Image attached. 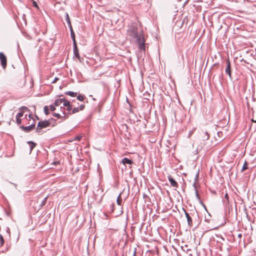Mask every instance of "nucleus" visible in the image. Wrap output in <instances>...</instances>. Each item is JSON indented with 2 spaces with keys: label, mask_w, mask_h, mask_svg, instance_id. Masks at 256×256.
I'll list each match as a JSON object with an SVG mask.
<instances>
[{
  "label": "nucleus",
  "mask_w": 256,
  "mask_h": 256,
  "mask_svg": "<svg viewBox=\"0 0 256 256\" xmlns=\"http://www.w3.org/2000/svg\"><path fill=\"white\" fill-rule=\"evenodd\" d=\"M238 242L239 244H240V242H241V239H239Z\"/></svg>",
  "instance_id": "47"
},
{
  "label": "nucleus",
  "mask_w": 256,
  "mask_h": 256,
  "mask_svg": "<svg viewBox=\"0 0 256 256\" xmlns=\"http://www.w3.org/2000/svg\"><path fill=\"white\" fill-rule=\"evenodd\" d=\"M128 35L136 42L140 50H145V40L142 32H138L137 26L133 24L128 30Z\"/></svg>",
  "instance_id": "1"
},
{
  "label": "nucleus",
  "mask_w": 256,
  "mask_h": 256,
  "mask_svg": "<svg viewBox=\"0 0 256 256\" xmlns=\"http://www.w3.org/2000/svg\"><path fill=\"white\" fill-rule=\"evenodd\" d=\"M200 203H202V205L204 206V208H206V206H205V205H204V204H202V202L201 201H200Z\"/></svg>",
  "instance_id": "43"
},
{
  "label": "nucleus",
  "mask_w": 256,
  "mask_h": 256,
  "mask_svg": "<svg viewBox=\"0 0 256 256\" xmlns=\"http://www.w3.org/2000/svg\"><path fill=\"white\" fill-rule=\"evenodd\" d=\"M168 179L170 182V185L172 186H174L175 188H178V184L177 182L171 176H168Z\"/></svg>",
  "instance_id": "8"
},
{
  "label": "nucleus",
  "mask_w": 256,
  "mask_h": 256,
  "mask_svg": "<svg viewBox=\"0 0 256 256\" xmlns=\"http://www.w3.org/2000/svg\"><path fill=\"white\" fill-rule=\"evenodd\" d=\"M200 203H202V205L204 206V208H206V206H205V205H204V204H202V202L201 201H200Z\"/></svg>",
  "instance_id": "42"
},
{
  "label": "nucleus",
  "mask_w": 256,
  "mask_h": 256,
  "mask_svg": "<svg viewBox=\"0 0 256 256\" xmlns=\"http://www.w3.org/2000/svg\"><path fill=\"white\" fill-rule=\"evenodd\" d=\"M50 110H51V111H54L55 110H56V108L54 107V106L53 105H50Z\"/></svg>",
  "instance_id": "29"
},
{
  "label": "nucleus",
  "mask_w": 256,
  "mask_h": 256,
  "mask_svg": "<svg viewBox=\"0 0 256 256\" xmlns=\"http://www.w3.org/2000/svg\"><path fill=\"white\" fill-rule=\"evenodd\" d=\"M34 6L36 7H38V5L35 2H34Z\"/></svg>",
  "instance_id": "40"
},
{
  "label": "nucleus",
  "mask_w": 256,
  "mask_h": 256,
  "mask_svg": "<svg viewBox=\"0 0 256 256\" xmlns=\"http://www.w3.org/2000/svg\"><path fill=\"white\" fill-rule=\"evenodd\" d=\"M122 202V200L120 198V194H119V196H118L117 200H116L117 204L119 206H120Z\"/></svg>",
  "instance_id": "18"
},
{
  "label": "nucleus",
  "mask_w": 256,
  "mask_h": 256,
  "mask_svg": "<svg viewBox=\"0 0 256 256\" xmlns=\"http://www.w3.org/2000/svg\"><path fill=\"white\" fill-rule=\"evenodd\" d=\"M72 112H68V114H74L75 113H76L80 111V110L78 107L74 108L73 109L72 108Z\"/></svg>",
  "instance_id": "17"
},
{
  "label": "nucleus",
  "mask_w": 256,
  "mask_h": 256,
  "mask_svg": "<svg viewBox=\"0 0 256 256\" xmlns=\"http://www.w3.org/2000/svg\"><path fill=\"white\" fill-rule=\"evenodd\" d=\"M66 22L70 20L69 16L68 13H66Z\"/></svg>",
  "instance_id": "30"
},
{
  "label": "nucleus",
  "mask_w": 256,
  "mask_h": 256,
  "mask_svg": "<svg viewBox=\"0 0 256 256\" xmlns=\"http://www.w3.org/2000/svg\"><path fill=\"white\" fill-rule=\"evenodd\" d=\"M70 36H71L72 39V40L73 44H76V38H75V34H74V32L72 28L70 29Z\"/></svg>",
  "instance_id": "13"
},
{
  "label": "nucleus",
  "mask_w": 256,
  "mask_h": 256,
  "mask_svg": "<svg viewBox=\"0 0 256 256\" xmlns=\"http://www.w3.org/2000/svg\"><path fill=\"white\" fill-rule=\"evenodd\" d=\"M58 80V78H56L52 82V83H55Z\"/></svg>",
  "instance_id": "37"
},
{
  "label": "nucleus",
  "mask_w": 256,
  "mask_h": 256,
  "mask_svg": "<svg viewBox=\"0 0 256 256\" xmlns=\"http://www.w3.org/2000/svg\"><path fill=\"white\" fill-rule=\"evenodd\" d=\"M52 116H55L58 118H62V116H61L58 113H53Z\"/></svg>",
  "instance_id": "26"
},
{
  "label": "nucleus",
  "mask_w": 256,
  "mask_h": 256,
  "mask_svg": "<svg viewBox=\"0 0 256 256\" xmlns=\"http://www.w3.org/2000/svg\"><path fill=\"white\" fill-rule=\"evenodd\" d=\"M204 136H202L203 140H208L210 136L207 132H202Z\"/></svg>",
  "instance_id": "16"
},
{
  "label": "nucleus",
  "mask_w": 256,
  "mask_h": 256,
  "mask_svg": "<svg viewBox=\"0 0 256 256\" xmlns=\"http://www.w3.org/2000/svg\"><path fill=\"white\" fill-rule=\"evenodd\" d=\"M16 122L18 124H20L22 122V120L20 118L16 117Z\"/></svg>",
  "instance_id": "28"
},
{
  "label": "nucleus",
  "mask_w": 256,
  "mask_h": 256,
  "mask_svg": "<svg viewBox=\"0 0 256 256\" xmlns=\"http://www.w3.org/2000/svg\"><path fill=\"white\" fill-rule=\"evenodd\" d=\"M28 118L31 119V118H32V114H30L28 115Z\"/></svg>",
  "instance_id": "39"
},
{
  "label": "nucleus",
  "mask_w": 256,
  "mask_h": 256,
  "mask_svg": "<svg viewBox=\"0 0 256 256\" xmlns=\"http://www.w3.org/2000/svg\"><path fill=\"white\" fill-rule=\"evenodd\" d=\"M200 203H202V205L204 206V208H206V206H205V205H204V204H202V202L201 201H200Z\"/></svg>",
  "instance_id": "46"
},
{
  "label": "nucleus",
  "mask_w": 256,
  "mask_h": 256,
  "mask_svg": "<svg viewBox=\"0 0 256 256\" xmlns=\"http://www.w3.org/2000/svg\"><path fill=\"white\" fill-rule=\"evenodd\" d=\"M0 246H1L3 245V244H4V239L2 235H0Z\"/></svg>",
  "instance_id": "24"
},
{
  "label": "nucleus",
  "mask_w": 256,
  "mask_h": 256,
  "mask_svg": "<svg viewBox=\"0 0 256 256\" xmlns=\"http://www.w3.org/2000/svg\"><path fill=\"white\" fill-rule=\"evenodd\" d=\"M60 108L61 109H64V107H62V106H60Z\"/></svg>",
  "instance_id": "48"
},
{
  "label": "nucleus",
  "mask_w": 256,
  "mask_h": 256,
  "mask_svg": "<svg viewBox=\"0 0 256 256\" xmlns=\"http://www.w3.org/2000/svg\"><path fill=\"white\" fill-rule=\"evenodd\" d=\"M192 186H193V187L194 188V190H196V182H194V183L193 184Z\"/></svg>",
  "instance_id": "38"
},
{
  "label": "nucleus",
  "mask_w": 256,
  "mask_h": 256,
  "mask_svg": "<svg viewBox=\"0 0 256 256\" xmlns=\"http://www.w3.org/2000/svg\"><path fill=\"white\" fill-rule=\"evenodd\" d=\"M62 113H63V114H64V116L63 118H64V119H66V118H68V116H66V112L62 111Z\"/></svg>",
  "instance_id": "36"
},
{
  "label": "nucleus",
  "mask_w": 256,
  "mask_h": 256,
  "mask_svg": "<svg viewBox=\"0 0 256 256\" xmlns=\"http://www.w3.org/2000/svg\"><path fill=\"white\" fill-rule=\"evenodd\" d=\"M35 126H36L35 123L33 122L32 124L28 126H20V128L22 130L24 131V132H30L31 130H34L35 128Z\"/></svg>",
  "instance_id": "3"
},
{
  "label": "nucleus",
  "mask_w": 256,
  "mask_h": 256,
  "mask_svg": "<svg viewBox=\"0 0 256 256\" xmlns=\"http://www.w3.org/2000/svg\"><path fill=\"white\" fill-rule=\"evenodd\" d=\"M254 122H256V121H254Z\"/></svg>",
  "instance_id": "49"
},
{
  "label": "nucleus",
  "mask_w": 256,
  "mask_h": 256,
  "mask_svg": "<svg viewBox=\"0 0 256 256\" xmlns=\"http://www.w3.org/2000/svg\"><path fill=\"white\" fill-rule=\"evenodd\" d=\"M198 176H199V172H198L195 176V181H196L198 180Z\"/></svg>",
  "instance_id": "33"
},
{
  "label": "nucleus",
  "mask_w": 256,
  "mask_h": 256,
  "mask_svg": "<svg viewBox=\"0 0 256 256\" xmlns=\"http://www.w3.org/2000/svg\"><path fill=\"white\" fill-rule=\"evenodd\" d=\"M183 210L184 212V214L187 220L188 226L189 227L191 228L192 226V217L184 208H183Z\"/></svg>",
  "instance_id": "6"
},
{
  "label": "nucleus",
  "mask_w": 256,
  "mask_h": 256,
  "mask_svg": "<svg viewBox=\"0 0 256 256\" xmlns=\"http://www.w3.org/2000/svg\"><path fill=\"white\" fill-rule=\"evenodd\" d=\"M248 169V166H247V162L246 161H245L243 166H242V171H244L245 170H246Z\"/></svg>",
  "instance_id": "23"
},
{
  "label": "nucleus",
  "mask_w": 256,
  "mask_h": 256,
  "mask_svg": "<svg viewBox=\"0 0 256 256\" xmlns=\"http://www.w3.org/2000/svg\"><path fill=\"white\" fill-rule=\"evenodd\" d=\"M122 162L124 165L126 164H132L133 163V162L127 158H124L122 160Z\"/></svg>",
  "instance_id": "11"
},
{
  "label": "nucleus",
  "mask_w": 256,
  "mask_h": 256,
  "mask_svg": "<svg viewBox=\"0 0 256 256\" xmlns=\"http://www.w3.org/2000/svg\"><path fill=\"white\" fill-rule=\"evenodd\" d=\"M23 116H24V112H18V113L16 115V117H18V118H21V117H22Z\"/></svg>",
  "instance_id": "27"
},
{
  "label": "nucleus",
  "mask_w": 256,
  "mask_h": 256,
  "mask_svg": "<svg viewBox=\"0 0 256 256\" xmlns=\"http://www.w3.org/2000/svg\"><path fill=\"white\" fill-rule=\"evenodd\" d=\"M66 22L68 24V27L70 28V30L71 29V28H72V24H71V22H70V20L67 21Z\"/></svg>",
  "instance_id": "32"
},
{
  "label": "nucleus",
  "mask_w": 256,
  "mask_h": 256,
  "mask_svg": "<svg viewBox=\"0 0 256 256\" xmlns=\"http://www.w3.org/2000/svg\"><path fill=\"white\" fill-rule=\"evenodd\" d=\"M27 143L30 144V153L33 148L36 146V144L32 141H28Z\"/></svg>",
  "instance_id": "14"
},
{
  "label": "nucleus",
  "mask_w": 256,
  "mask_h": 256,
  "mask_svg": "<svg viewBox=\"0 0 256 256\" xmlns=\"http://www.w3.org/2000/svg\"><path fill=\"white\" fill-rule=\"evenodd\" d=\"M225 72L228 75L230 78L232 80L230 63L228 59L226 60V66L225 69Z\"/></svg>",
  "instance_id": "5"
},
{
  "label": "nucleus",
  "mask_w": 256,
  "mask_h": 256,
  "mask_svg": "<svg viewBox=\"0 0 256 256\" xmlns=\"http://www.w3.org/2000/svg\"><path fill=\"white\" fill-rule=\"evenodd\" d=\"M73 46H74L73 51H74V55L76 58H79L80 54L78 53V48H77L76 44H73Z\"/></svg>",
  "instance_id": "9"
},
{
  "label": "nucleus",
  "mask_w": 256,
  "mask_h": 256,
  "mask_svg": "<svg viewBox=\"0 0 256 256\" xmlns=\"http://www.w3.org/2000/svg\"><path fill=\"white\" fill-rule=\"evenodd\" d=\"M62 104L63 106L67 107L66 110L68 111V112H70L72 110V106L70 104V102L69 101L65 100Z\"/></svg>",
  "instance_id": "7"
},
{
  "label": "nucleus",
  "mask_w": 256,
  "mask_h": 256,
  "mask_svg": "<svg viewBox=\"0 0 256 256\" xmlns=\"http://www.w3.org/2000/svg\"><path fill=\"white\" fill-rule=\"evenodd\" d=\"M55 121L56 120L54 118H51L48 120L39 122L36 126V132L38 134H40V133L42 128L49 126L52 122Z\"/></svg>",
  "instance_id": "2"
},
{
  "label": "nucleus",
  "mask_w": 256,
  "mask_h": 256,
  "mask_svg": "<svg viewBox=\"0 0 256 256\" xmlns=\"http://www.w3.org/2000/svg\"><path fill=\"white\" fill-rule=\"evenodd\" d=\"M0 61L2 68H5L6 66L7 60L5 54L2 52H0Z\"/></svg>",
  "instance_id": "4"
},
{
  "label": "nucleus",
  "mask_w": 256,
  "mask_h": 256,
  "mask_svg": "<svg viewBox=\"0 0 256 256\" xmlns=\"http://www.w3.org/2000/svg\"><path fill=\"white\" fill-rule=\"evenodd\" d=\"M44 112L45 114L48 115L49 114L48 108V106H44Z\"/></svg>",
  "instance_id": "21"
},
{
  "label": "nucleus",
  "mask_w": 256,
  "mask_h": 256,
  "mask_svg": "<svg viewBox=\"0 0 256 256\" xmlns=\"http://www.w3.org/2000/svg\"><path fill=\"white\" fill-rule=\"evenodd\" d=\"M80 110H82L84 109V104H80V106L79 107H78Z\"/></svg>",
  "instance_id": "31"
},
{
  "label": "nucleus",
  "mask_w": 256,
  "mask_h": 256,
  "mask_svg": "<svg viewBox=\"0 0 256 256\" xmlns=\"http://www.w3.org/2000/svg\"><path fill=\"white\" fill-rule=\"evenodd\" d=\"M200 203H202V205L204 206V208H206V206H205V205H204V204H202V202L201 201H200Z\"/></svg>",
  "instance_id": "44"
},
{
  "label": "nucleus",
  "mask_w": 256,
  "mask_h": 256,
  "mask_svg": "<svg viewBox=\"0 0 256 256\" xmlns=\"http://www.w3.org/2000/svg\"><path fill=\"white\" fill-rule=\"evenodd\" d=\"M48 197L46 196L42 202L41 204H40V206L42 207L44 206L46 204V200H47Z\"/></svg>",
  "instance_id": "19"
},
{
  "label": "nucleus",
  "mask_w": 256,
  "mask_h": 256,
  "mask_svg": "<svg viewBox=\"0 0 256 256\" xmlns=\"http://www.w3.org/2000/svg\"><path fill=\"white\" fill-rule=\"evenodd\" d=\"M195 193H196V198L200 201V197L198 195V191L197 190V189H196V191H195Z\"/></svg>",
  "instance_id": "25"
},
{
  "label": "nucleus",
  "mask_w": 256,
  "mask_h": 256,
  "mask_svg": "<svg viewBox=\"0 0 256 256\" xmlns=\"http://www.w3.org/2000/svg\"><path fill=\"white\" fill-rule=\"evenodd\" d=\"M20 110H29L28 108L27 107H26V106H22V107H21Z\"/></svg>",
  "instance_id": "34"
},
{
  "label": "nucleus",
  "mask_w": 256,
  "mask_h": 256,
  "mask_svg": "<svg viewBox=\"0 0 256 256\" xmlns=\"http://www.w3.org/2000/svg\"><path fill=\"white\" fill-rule=\"evenodd\" d=\"M64 100L65 99L64 98L56 100L54 102L55 106H60L62 103L64 102Z\"/></svg>",
  "instance_id": "10"
},
{
  "label": "nucleus",
  "mask_w": 256,
  "mask_h": 256,
  "mask_svg": "<svg viewBox=\"0 0 256 256\" xmlns=\"http://www.w3.org/2000/svg\"><path fill=\"white\" fill-rule=\"evenodd\" d=\"M82 136H76L73 140H70V142H72L74 140H80L82 139Z\"/></svg>",
  "instance_id": "20"
},
{
  "label": "nucleus",
  "mask_w": 256,
  "mask_h": 256,
  "mask_svg": "<svg viewBox=\"0 0 256 256\" xmlns=\"http://www.w3.org/2000/svg\"><path fill=\"white\" fill-rule=\"evenodd\" d=\"M77 99L80 101H82L84 100V96L79 94L77 96Z\"/></svg>",
  "instance_id": "22"
},
{
  "label": "nucleus",
  "mask_w": 256,
  "mask_h": 256,
  "mask_svg": "<svg viewBox=\"0 0 256 256\" xmlns=\"http://www.w3.org/2000/svg\"><path fill=\"white\" fill-rule=\"evenodd\" d=\"M66 94H68L72 97H74L76 96L77 94L76 92H74L72 91H68L65 93Z\"/></svg>",
  "instance_id": "15"
},
{
  "label": "nucleus",
  "mask_w": 256,
  "mask_h": 256,
  "mask_svg": "<svg viewBox=\"0 0 256 256\" xmlns=\"http://www.w3.org/2000/svg\"><path fill=\"white\" fill-rule=\"evenodd\" d=\"M224 205L227 206L229 204L228 196L227 193L224 194V199L222 200Z\"/></svg>",
  "instance_id": "12"
},
{
  "label": "nucleus",
  "mask_w": 256,
  "mask_h": 256,
  "mask_svg": "<svg viewBox=\"0 0 256 256\" xmlns=\"http://www.w3.org/2000/svg\"><path fill=\"white\" fill-rule=\"evenodd\" d=\"M242 237V234L241 233L238 234V238L239 239H241Z\"/></svg>",
  "instance_id": "35"
},
{
  "label": "nucleus",
  "mask_w": 256,
  "mask_h": 256,
  "mask_svg": "<svg viewBox=\"0 0 256 256\" xmlns=\"http://www.w3.org/2000/svg\"><path fill=\"white\" fill-rule=\"evenodd\" d=\"M11 184H12L15 186L16 188V186H17V184H14V183H12V182H11Z\"/></svg>",
  "instance_id": "41"
},
{
  "label": "nucleus",
  "mask_w": 256,
  "mask_h": 256,
  "mask_svg": "<svg viewBox=\"0 0 256 256\" xmlns=\"http://www.w3.org/2000/svg\"><path fill=\"white\" fill-rule=\"evenodd\" d=\"M200 203H202V205L204 206V208H206V206H205V205H204V204H202V202L201 201H200Z\"/></svg>",
  "instance_id": "45"
}]
</instances>
